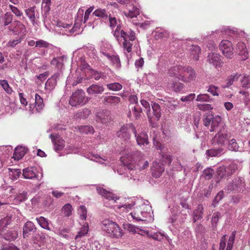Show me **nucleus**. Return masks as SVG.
I'll return each mask as SVG.
<instances>
[{
	"label": "nucleus",
	"instance_id": "obj_56",
	"mask_svg": "<svg viewBox=\"0 0 250 250\" xmlns=\"http://www.w3.org/2000/svg\"><path fill=\"white\" fill-rule=\"evenodd\" d=\"M91 75L95 80H99L102 77V73L94 69H91Z\"/></svg>",
	"mask_w": 250,
	"mask_h": 250
},
{
	"label": "nucleus",
	"instance_id": "obj_17",
	"mask_svg": "<svg viewBox=\"0 0 250 250\" xmlns=\"http://www.w3.org/2000/svg\"><path fill=\"white\" fill-rule=\"evenodd\" d=\"M151 170L152 176L155 178H158L165 170L164 166L162 163H154Z\"/></svg>",
	"mask_w": 250,
	"mask_h": 250
},
{
	"label": "nucleus",
	"instance_id": "obj_22",
	"mask_svg": "<svg viewBox=\"0 0 250 250\" xmlns=\"http://www.w3.org/2000/svg\"><path fill=\"white\" fill-rule=\"evenodd\" d=\"M241 76V74L238 73L232 74L228 77L227 83L225 85H222V87L223 88L229 87L234 82L237 81Z\"/></svg>",
	"mask_w": 250,
	"mask_h": 250
},
{
	"label": "nucleus",
	"instance_id": "obj_9",
	"mask_svg": "<svg viewBox=\"0 0 250 250\" xmlns=\"http://www.w3.org/2000/svg\"><path fill=\"white\" fill-rule=\"evenodd\" d=\"M223 57L216 53H210L207 57V61L215 67H222Z\"/></svg>",
	"mask_w": 250,
	"mask_h": 250
},
{
	"label": "nucleus",
	"instance_id": "obj_6",
	"mask_svg": "<svg viewBox=\"0 0 250 250\" xmlns=\"http://www.w3.org/2000/svg\"><path fill=\"white\" fill-rule=\"evenodd\" d=\"M151 106L153 110V115H151L150 111L147 113L149 122L153 127L156 125L157 122L161 116V109L160 105L156 103H152Z\"/></svg>",
	"mask_w": 250,
	"mask_h": 250
},
{
	"label": "nucleus",
	"instance_id": "obj_23",
	"mask_svg": "<svg viewBox=\"0 0 250 250\" xmlns=\"http://www.w3.org/2000/svg\"><path fill=\"white\" fill-rule=\"evenodd\" d=\"M103 103L104 105L108 104H118L121 100V98L119 97L115 96H103Z\"/></svg>",
	"mask_w": 250,
	"mask_h": 250
},
{
	"label": "nucleus",
	"instance_id": "obj_40",
	"mask_svg": "<svg viewBox=\"0 0 250 250\" xmlns=\"http://www.w3.org/2000/svg\"><path fill=\"white\" fill-rule=\"evenodd\" d=\"M53 143L55 147L54 149L56 151L62 150L64 146V141L62 138L55 141Z\"/></svg>",
	"mask_w": 250,
	"mask_h": 250
},
{
	"label": "nucleus",
	"instance_id": "obj_41",
	"mask_svg": "<svg viewBox=\"0 0 250 250\" xmlns=\"http://www.w3.org/2000/svg\"><path fill=\"white\" fill-rule=\"evenodd\" d=\"M79 130L81 132L85 134H93L94 133V128L92 126L83 125L79 127Z\"/></svg>",
	"mask_w": 250,
	"mask_h": 250
},
{
	"label": "nucleus",
	"instance_id": "obj_54",
	"mask_svg": "<svg viewBox=\"0 0 250 250\" xmlns=\"http://www.w3.org/2000/svg\"><path fill=\"white\" fill-rule=\"evenodd\" d=\"M195 98V94L194 93H191L186 96H183L181 98L182 102H189L192 101Z\"/></svg>",
	"mask_w": 250,
	"mask_h": 250
},
{
	"label": "nucleus",
	"instance_id": "obj_61",
	"mask_svg": "<svg viewBox=\"0 0 250 250\" xmlns=\"http://www.w3.org/2000/svg\"><path fill=\"white\" fill-rule=\"evenodd\" d=\"M94 9L93 6H91L88 8L85 12L83 17V23H85L88 20L89 15Z\"/></svg>",
	"mask_w": 250,
	"mask_h": 250
},
{
	"label": "nucleus",
	"instance_id": "obj_64",
	"mask_svg": "<svg viewBox=\"0 0 250 250\" xmlns=\"http://www.w3.org/2000/svg\"><path fill=\"white\" fill-rule=\"evenodd\" d=\"M9 8H10L12 12L15 14L17 17H20L22 15V13L21 12L17 7L13 6L12 5H9Z\"/></svg>",
	"mask_w": 250,
	"mask_h": 250
},
{
	"label": "nucleus",
	"instance_id": "obj_51",
	"mask_svg": "<svg viewBox=\"0 0 250 250\" xmlns=\"http://www.w3.org/2000/svg\"><path fill=\"white\" fill-rule=\"evenodd\" d=\"M197 108L201 111L210 110L213 109V107L209 104H198Z\"/></svg>",
	"mask_w": 250,
	"mask_h": 250
},
{
	"label": "nucleus",
	"instance_id": "obj_31",
	"mask_svg": "<svg viewBox=\"0 0 250 250\" xmlns=\"http://www.w3.org/2000/svg\"><path fill=\"white\" fill-rule=\"evenodd\" d=\"M9 171L10 178L13 180H17L21 174L20 169L9 168Z\"/></svg>",
	"mask_w": 250,
	"mask_h": 250
},
{
	"label": "nucleus",
	"instance_id": "obj_59",
	"mask_svg": "<svg viewBox=\"0 0 250 250\" xmlns=\"http://www.w3.org/2000/svg\"><path fill=\"white\" fill-rule=\"evenodd\" d=\"M124 227L125 229L127 230L129 232H132L133 233L136 232L135 227L131 224L129 223L124 224Z\"/></svg>",
	"mask_w": 250,
	"mask_h": 250
},
{
	"label": "nucleus",
	"instance_id": "obj_35",
	"mask_svg": "<svg viewBox=\"0 0 250 250\" xmlns=\"http://www.w3.org/2000/svg\"><path fill=\"white\" fill-rule=\"evenodd\" d=\"M91 113V111L88 108H84L82 111L76 113V117L80 119H86Z\"/></svg>",
	"mask_w": 250,
	"mask_h": 250
},
{
	"label": "nucleus",
	"instance_id": "obj_48",
	"mask_svg": "<svg viewBox=\"0 0 250 250\" xmlns=\"http://www.w3.org/2000/svg\"><path fill=\"white\" fill-rule=\"evenodd\" d=\"M213 118L212 114H208L205 116L203 119V124L205 126L208 127L211 124V120Z\"/></svg>",
	"mask_w": 250,
	"mask_h": 250
},
{
	"label": "nucleus",
	"instance_id": "obj_2",
	"mask_svg": "<svg viewBox=\"0 0 250 250\" xmlns=\"http://www.w3.org/2000/svg\"><path fill=\"white\" fill-rule=\"evenodd\" d=\"M237 169V166L231 163L228 166H222L218 167L215 173L216 183H218L223 178H228L233 174Z\"/></svg>",
	"mask_w": 250,
	"mask_h": 250
},
{
	"label": "nucleus",
	"instance_id": "obj_15",
	"mask_svg": "<svg viewBox=\"0 0 250 250\" xmlns=\"http://www.w3.org/2000/svg\"><path fill=\"white\" fill-rule=\"evenodd\" d=\"M97 120L103 124H105L112 120L111 112L108 110H103L97 114Z\"/></svg>",
	"mask_w": 250,
	"mask_h": 250
},
{
	"label": "nucleus",
	"instance_id": "obj_46",
	"mask_svg": "<svg viewBox=\"0 0 250 250\" xmlns=\"http://www.w3.org/2000/svg\"><path fill=\"white\" fill-rule=\"evenodd\" d=\"M132 112L135 120H138L141 117L140 113L142 112V109L138 105L135 106L133 107Z\"/></svg>",
	"mask_w": 250,
	"mask_h": 250
},
{
	"label": "nucleus",
	"instance_id": "obj_57",
	"mask_svg": "<svg viewBox=\"0 0 250 250\" xmlns=\"http://www.w3.org/2000/svg\"><path fill=\"white\" fill-rule=\"evenodd\" d=\"M49 44V43L42 40L36 42V47L47 48Z\"/></svg>",
	"mask_w": 250,
	"mask_h": 250
},
{
	"label": "nucleus",
	"instance_id": "obj_42",
	"mask_svg": "<svg viewBox=\"0 0 250 250\" xmlns=\"http://www.w3.org/2000/svg\"><path fill=\"white\" fill-rule=\"evenodd\" d=\"M35 8L36 7L34 6L30 8H29L25 11L26 15L32 21H34L36 19L35 15Z\"/></svg>",
	"mask_w": 250,
	"mask_h": 250
},
{
	"label": "nucleus",
	"instance_id": "obj_29",
	"mask_svg": "<svg viewBox=\"0 0 250 250\" xmlns=\"http://www.w3.org/2000/svg\"><path fill=\"white\" fill-rule=\"evenodd\" d=\"M228 148L231 151H241L240 146L239 144L236 141L235 139L230 140L229 143Z\"/></svg>",
	"mask_w": 250,
	"mask_h": 250
},
{
	"label": "nucleus",
	"instance_id": "obj_24",
	"mask_svg": "<svg viewBox=\"0 0 250 250\" xmlns=\"http://www.w3.org/2000/svg\"><path fill=\"white\" fill-rule=\"evenodd\" d=\"M34 167H27L22 170V176L25 179H32L36 177V174L34 172Z\"/></svg>",
	"mask_w": 250,
	"mask_h": 250
},
{
	"label": "nucleus",
	"instance_id": "obj_1",
	"mask_svg": "<svg viewBox=\"0 0 250 250\" xmlns=\"http://www.w3.org/2000/svg\"><path fill=\"white\" fill-rule=\"evenodd\" d=\"M102 229L111 237L119 238L123 235L122 230L118 225L109 220H105L103 222Z\"/></svg>",
	"mask_w": 250,
	"mask_h": 250
},
{
	"label": "nucleus",
	"instance_id": "obj_18",
	"mask_svg": "<svg viewBox=\"0 0 250 250\" xmlns=\"http://www.w3.org/2000/svg\"><path fill=\"white\" fill-rule=\"evenodd\" d=\"M14 35H25L26 30L24 25L19 21H14L13 22Z\"/></svg>",
	"mask_w": 250,
	"mask_h": 250
},
{
	"label": "nucleus",
	"instance_id": "obj_19",
	"mask_svg": "<svg viewBox=\"0 0 250 250\" xmlns=\"http://www.w3.org/2000/svg\"><path fill=\"white\" fill-rule=\"evenodd\" d=\"M13 15L11 12H7L4 15L0 16V24L3 26H6L13 22Z\"/></svg>",
	"mask_w": 250,
	"mask_h": 250
},
{
	"label": "nucleus",
	"instance_id": "obj_25",
	"mask_svg": "<svg viewBox=\"0 0 250 250\" xmlns=\"http://www.w3.org/2000/svg\"><path fill=\"white\" fill-rule=\"evenodd\" d=\"M93 16L101 18L103 20H106L107 19L109 15L107 13L106 9L99 8L95 10L94 12L92 13V16Z\"/></svg>",
	"mask_w": 250,
	"mask_h": 250
},
{
	"label": "nucleus",
	"instance_id": "obj_63",
	"mask_svg": "<svg viewBox=\"0 0 250 250\" xmlns=\"http://www.w3.org/2000/svg\"><path fill=\"white\" fill-rule=\"evenodd\" d=\"M218 88L214 85H209L208 91L211 93L214 96H218V93L217 90Z\"/></svg>",
	"mask_w": 250,
	"mask_h": 250
},
{
	"label": "nucleus",
	"instance_id": "obj_32",
	"mask_svg": "<svg viewBox=\"0 0 250 250\" xmlns=\"http://www.w3.org/2000/svg\"><path fill=\"white\" fill-rule=\"evenodd\" d=\"M221 218V213L219 212H215L211 218V227L213 230H216L217 229V223Z\"/></svg>",
	"mask_w": 250,
	"mask_h": 250
},
{
	"label": "nucleus",
	"instance_id": "obj_21",
	"mask_svg": "<svg viewBox=\"0 0 250 250\" xmlns=\"http://www.w3.org/2000/svg\"><path fill=\"white\" fill-rule=\"evenodd\" d=\"M130 215L134 219L137 221L145 222L146 221V219L142 217V208L141 206L136 207L134 211L130 213Z\"/></svg>",
	"mask_w": 250,
	"mask_h": 250
},
{
	"label": "nucleus",
	"instance_id": "obj_3",
	"mask_svg": "<svg viewBox=\"0 0 250 250\" xmlns=\"http://www.w3.org/2000/svg\"><path fill=\"white\" fill-rule=\"evenodd\" d=\"M91 99L90 97H86L85 92L82 89H78L74 92H73L71 96L69 103L73 106L78 105H84L88 103Z\"/></svg>",
	"mask_w": 250,
	"mask_h": 250
},
{
	"label": "nucleus",
	"instance_id": "obj_11",
	"mask_svg": "<svg viewBox=\"0 0 250 250\" xmlns=\"http://www.w3.org/2000/svg\"><path fill=\"white\" fill-rule=\"evenodd\" d=\"M244 186V182L243 179L240 177H238L233 180L227 186V190L229 191H240Z\"/></svg>",
	"mask_w": 250,
	"mask_h": 250
},
{
	"label": "nucleus",
	"instance_id": "obj_37",
	"mask_svg": "<svg viewBox=\"0 0 250 250\" xmlns=\"http://www.w3.org/2000/svg\"><path fill=\"white\" fill-rule=\"evenodd\" d=\"M221 121V117L219 116H214L213 115V118L211 120V132L213 131L215 128L218 126L219 124Z\"/></svg>",
	"mask_w": 250,
	"mask_h": 250
},
{
	"label": "nucleus",
	"instance_id": "obj_28",
	"mask_svg": "<svg viewBox=\"0 0 250 250\" xmlns=\"http://www.w3.org/2000/svg\"><path fill=\"white\" fill-rule=\"evenodd\" d=\"M201 49L198 45H192L190 48V53L192 56V58L195 60H198L199 54L200 53Z\"/></svg>",
	"mask_w": 250,
	"mask_h": 250
},
{
	"label": "nucleus",
	"instance_id": "obj_50",
	"mask_svg": "<svg viewBox=\"0 0 250 250\" xmlns=\"http://www.w3.org/2000/svg\"><path fill=\"white\" fill-rule=\"evenodd\" d=\"M78 213L83 219H86L87 217V209L85 206H81L78 209Z\"/></svg>",
	"mask_w": 250,
	"mask_h": 250
},
{
	"label": "nucleus",
	"instance_id": "obj_38",
	"mask_svg": "<svg viewBox=\"0 0 250 250\" xmlns=\"http://www.w3.org/2000/svg\"><path fill=\"white\" fill-rule=\"evenodd\" d=\"M106 87L109 90L114 91H119L123 87L122 85L119 83H108Z\"/></svg>",
	"mask_w": 250,
	"mask_h": 250
},
{
	"label": "nucleus",
	"instance_id": "obj_10",
	"mask_svg": "<svg viewBox=\"0 0 250 250\" xmlns=\"http://www.w3.org/2000/svg\"><path fill=\"white\" fill-rule=\"evenodd\" d=\"M228 139V135L226 133L219 132L211 140V145L223 146L226 141Z\"/></svg>",
	"mask_w": 250,
	"mask_h": 250
},
{
	"label": "nucleus",
	"instance_id": "obj_60",
	"mask_svg": "<svg viewBox=\"0 0 250 250\" xmlns=\"http://www.w3.org/2000/svg\"><path fill=\"white\" fill-rule=\"evenodd\" d=\"M123 46L125 49H126L127 52L129 53L132 51V44L129 41L127 40H125L123 42Z\"/></svg>",
	"mask_w": 250,
	"mask_h": 250
},
{
	"label": "nucleus",
	"instance_id": "obj_13",
	"mask_svg": "<svg viewBox=\"0 0 250 250\" xmlns=\"http://www.w3.org/2000/svg\"><path fill=\"white\" fill-rule=\"evenodd\" d=\"M22 229L23 238L25 239L28 238L32 232L36 231L37 228L32 222L27 221L23 225Z\"/></svg>",
	"mask_w": 250,
	"mask_h": 250
},
{
	"label": "nucleus",
	"instance_id": "obj_5",
	"mask_svg": "<svg viewBox=\"0 0 250 250\" xmlns=\"http://www.w3.org/2000/svg\"><path fill=\"white\" fill-rule=\"evenodd\" d=\"M130 125H134L133 123L124 125L116 132V135L118 141L121 142L122 144L125 146L130 143L131 134L128 131V129H130L132 130V127Z\"/></svg>",
	"mask_w": 250,
	"mask_h": 250
},
{
	"label": "nucleus",
	"instance_id": "obj_16",
	"mask_svg": "<svg viewBox=\"0 0 250 250\" xmlns=\"http://www.w3.org/2000/svg\"><path fill=\"white\" fill-rule=\"evenodd\" d=\"M59 77L60 74L57 73L47 80L45 85V88L47 91L50 92L55 88Z\"/></svg>",
	"mask_w": 250,
	"mask_h": 250
},
{
	"label": "nucleus",
	"instance_id": "obj_14",
	"mask_svg": "<svg viewBox=\"0 0 250 250\" xmlns=\"http://www.w3.org/2000/svg\"><path fill=\"white\" fill-rule=\"evenodd\" d=\"M104 88L102 84H92L86 89V92L89 95H96L102 94Z\"/></svg>",
	"mask_w": 250,
	"mask_h": 250
},
{
	"label": "nucleus",
	"instance_id": "obj_53",
	"mask_svg": "<svg viewBox=\"0 0 250 250\" xmlns=\"http://www.w3.org/2000/svg\"><path fill=\"white\" fill-rule=\"evenodd\" d=\"M15 199L19 202H23L27 199V192L23 191L17 194Z\"/></svg>",
	"mask_w": 250,
	"mask_h": 250
},
{
	"label": "nucleus",
	"instance_id": "obj_36",
	"mask_svg": "<svg viewBox=\"0 0 250 250\" xmlns=\"http://www.w3.org/2000/svg\"><path fill=\"white\" fill-rule=\"evenodd\" d=\"M35 104L37 110H40L42 109L44 106L43 99L38 94H35Z\"/></svg>",
	"mask_w": 250,
	"mask_h": 250
},
{
	"label": "nucleus",
	"instance_id": "obj_26",
	"mask_svg": "<svg viewBox=\"0 0 250 250\" xmlns=\"http://www.w3.org/2000/svg\"><path fill=\"white\" fill-rule=\"evenodd\" d=\"M169 86L175 92H181L184 87V84L178 81H173L172 83H169Z\"/></svg>",
	"mask_w": 250,
	"mask_h": 250
},
{
	"label": "nucleus",
	"instance_id": "obj_45",
	"mask_svg": "<svg viewBox=\"0 0 250 250\" xmlns=\"http://www.w3.org/2000/svg\"><path fill=\"white\" fill-rule=\"evenodd\" d=\"M203 173L206 179H210L215 172L214 169L210 167H208L203 170Z\"/></svg>",
	"mask_w": 250,
	"mask_h": 250
},
{
	"label": "nucleus",
	"instance_id": "obj_55",
	"mask_svg": "<svg viewBox=\"0 0 250 250\" xmlns=\"http://www.w3.org/2000/svg\"><path fill=\"white\" fill-rule=\"evenodd\" d=\"M109 22V26L111 28H114L117 24V20L115 17H113L110 14L108 17Z\"/></svg>",
	"mask_w": 250,
	"mask_h": 250
},
{
	"label": "nucleus",
	"instance_id": "obj_43",
	"mask_svg": "<svg viewBox=\"0 0 250 250\" xmlns=\"http://www.w3.org/2000/svg\"><path fill=\"white\" fill-rule=\"evenodd\" d=\"M88 230V225H87L86 226H85L84 225L82 227L80 231H79L78 232V234L75 236V239L77 240L78 238H81L82 237L85 235L87 233Z\"/></svg>",
	"mask_w": 250,
	"mask_h": 250
},
{
	"label": "nucleus",
	"instance_id": "obj_34",
	"mask_svg": "<svg viewBox=\"0 0 250 250\" xmlns=\"http://www.w3.org/2000/svg\"><path fill=\"white\" fill-rule=\"evenodd\" d=\"M3 238L6 240L11 241L17 238V233L14 231H7L3 235Z\"/></svg>",
	"mask_w": 250,
	"mask_h": 250
},
{
	"label": "nucleus",
	"instance_id": "obj_47",
	"mask_svg": "<svg viewBox=\"0 0 250 250\" xmlns=\"http://www.w3.org/2000/svg\"><path fill=\"white\" fill-rule=\"evenodd\" d=\"M243 87L250 88V77L249 76H245L241 81Z\"/></svg>",
	"mask_w": 250,
	"mask_h": 250
},
{
	"label": "nucleus",
	"instance_id": "obj_33",
	"mask_svg": "<svg viewBox=\"0 0 250 250\" xmlns=\"http://www.w3.org/2000/svg\"><path fill=\"white\" fill-rule=\"evenodd\" d=\"M124 167L126 171H128L130 174V179L134 173V170L138 169L137 165H134L132 163L124 164Z\"/></svg>",
	"mask_w": 250,
	"mask_h": 250
},
{
	"label": "nucleus",
	"instance_id": "obj_58",
	"mask_svg": "<svg viewBox=\"0 0 250 250\" xmlns=\"http://www.w3.org/2000/svg\"><path fill=\"white\" fill-rule=\"evenodd\" d=\"M149 163L147 161H140L139 164L137 165L138 169L140 170H144L148 167Z\"/></svg>",
	"mask_w": 250,
	"mask_h": 250
},
{
	"label": "nucleus",
	"instance_id": "obj_7",
	"mask_svg": "<svg viewBox=\"0 0 250 250\" xmlns=\"http://www.w3.org/2000/svg\"><path fill=\"white\" fill-rule=\"evenodd\" d=\"M219 48L223 54L228 59H231L233 55V48L231 42L223 40L219 44Z\"/></svg>",
	"mask_w": 250,
	"mask_h": 250
},
{
	"label": "nucleus",
	"instance_id": "obj_8",
	"mask_svg": "<svg viewBox=\"0 0 250 250\" xmlns=\"http://www.w3.org/2000/svg\"><path fill=\"white\" fill-rule=\"evenodd\" d=\"M132 127V131L135 135L137 144L140 146H146L149 144L147 134L145 132L138 134L134 125H130Z\"/></svg>",
	"mask_w": 250,
	"mask_h": 250
},
{
	"label": "nucleus",
	"instance_id": "obj_52",
	"mask_svg": "<svg viewBox=\"0 0 250 250\" xmlns=\"http://www.w3.org/2000/svg\"><path fill=\"white\" fill-rule=\"evenodd\" d=\"M135 10L136 11L129 10L128 12L125 13V15L126 17L131 19L136 17L139 14V10L137 8H135Z\"/></svg>",
	"mask_w": 250,
	"mask_h": 250
},
{
	"label": "nucleus",
	"instance_id": "obj_62",
	"mask_svg": "<svg viewBox=\"0 0 250 250\" xmlns=\"http://www.w3.org/2000/svg\"><path fill=\"white\" fill-rule=\"evenodd\" d=\"M47 236L48 235H47L45 233H38L36 239L38 241H39L42 242H44L45 241V240Z\"/></svg>",
	"mask_w": 250,
	"mask_h": 250
},
{
	"label": "nucleus",
	"instance_id": "obj_39",
	"mask_svg": "<svg viewBox=\"0 0 250 250\" xmlns=\"http://www.w3.org/2000/svg\"><path fill=\"white\" fill-rule=\"evenodd\" d=\"M196 101L201 102H210L212 99L208 94H200L197 96Z\"/></svg>",
	"mask_w": 250,
	"mask_h": 250
},
{
	"label": "nucleus",
	"instance_id": "obj_44",
	"mask_svg": "<svg viewBox=\"0 0 250 250\" xmlns=\"http://www.w3.org/2000/svg\"><path fill=\"white\" fill-rule=\"evenodd\" d=\"M224 197V191L223 190L220 191L218 194L215 196L213 199L212 203V205L213 207H215L217 204H218L220 201H221Z\"/></svg>",
	"mask_w": 250,
	"mask_h": 250
},
{
	"label": "nucleus",
	"instance_id": "obj_12",
	"mask_svg": "<svg viewBox=\"0 0 250 250\" xmlns=\"http://www.w3.org/2000/svg\"><path fill=\"white\" fill-rule=\"evenodd\" d=\"M212 147L206 151V155L208 157H219L225 153L224 148L217 145H212Z\"/></svg>",
	"mask_w": 250,
	"mask_h": 250
},
{
	"label": "nucleus",
	"instance_id": "obj_49",
	"mask_svg": "<svg viewBox=\"0 0 250 250\" xmlns=\"http://www.w3.org/2000/svg\"><path fill=\"white\" fill-rule=\"evenodd\" d=\"M71 208L72 206L69 204H67L63 207L62 211L63 212V214L65 216L68 217L71 215Z\"/></svg>",
	"mask_w": 250,
	"mask_h": 250
},
{
	"label": "nucleus",
	"instance_id": "obj_20",
	"mask_svg": "<svg viewBox=\"0 0 250 250\" xmlns=\"http://www.w3.org/2000/svg\"><path fill=\"white\" fill-rule=\"evenodd\" d=\"M27 151V148L26 147L18 146L15 149L13 157L15 160H19L25 155Z\"/></svg>",
	"mask_w": 250,
	"mask_h": 250
},
{
	"label": "nucleus",
	"instance_id": "obj_30",
	"mask_svg": "<svg viewBox=\"0 0 250 250\" xmlns=\"http://www.w3.org/2000/svg\"><path fill=\"white\" fill-rule=\"evenodd\" d=\"M50 5L51 3H46L42 2V15L43 18V21H45L47 19V16L49 14L50 11Z\"/></svg>",
	"mask_w": 250,
	"mask_h": 250
},
{
	"label": "nucleus",
	"instance_id": "obj_4",
	"mask_svg": "<svg viewBox=\"0 0 250 250\" xmlns=\"http://www.w3.org/2000/svg\"><path fill=\"white\" fill-rule=\"evenodd\" d=\"M176 68L180 73L179 80L184 82H190L195 80L196 74L195 70L191 67L178 66Z\"/></svg>",
	"mask_w": 250,
	"mask_h": 250
},
{
	"label": "nucleus",
	"instance_id": "obj_27",
	"mask_svg": "<svg viewBox=\"0 0 250 250\" xmlns=\"http://www.w3.org/2000/svg\"><path fill=\"white\" fill-rule=\"evenodd\" d=\"M36 220L39 225L42 228L47 230H50L49 227L48 220L43 216L36 218Z\"/></svg>",
	"mask_w": 250,
	"mask_h": 250
}]
</instances>
